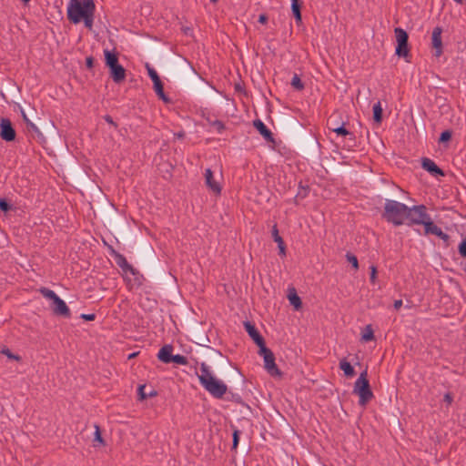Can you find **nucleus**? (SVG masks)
<instances>
[{
  "label": "nucleus",
  "instance_id": "e433bc0d",
  "mask_svg": "<svg viewBox=\"0 0 466 466\" xmlns=\"http://www.w3.org/2000/svg\"><path fill=\"white\" fill-rule=\"evenodd\" d=\"M459 252L461 257L466 258V239L462 240L459 245Z\"/></svg>",
  "mask_w": 466,
  "mask_h": 466
},
{
  "label": "nucleus",
  "instance_id": "f257e3e1",
  "mask_svg": "<svg viewBox=\"0 0 466 466\" xmlns=\"http://www.w3.org/2000/svg\"><path fill=\"white\" fill-rule=\"evenodd\" d=\"M96 5L93 0H69L66 15L73 24L84 22L85 26L92 29Z\"/></svg>",
  "mask_w": 466,
  "mask_h": 466
},
{
  "label": "nucleus",
  "instance_id": "a18cd8bd",
  "mask_svg": "<svg viewBox=\"0 0 466 466\" xmlns=\"http://www.w3.org/2000/svg\"><path fill=\"white\" fill-rule=\"evenodd\" d=\"M444 400L448 403V404H451L452 402V397L450 393H446L444 395Z\"/></svg>",
  "mask_w": 466,
  "mask_h": 466
},
{
  "label": "nucleus",
  "instance_id": "f03ea898",
  "mask_svg": "<svg viewBox=\"0 0 466 466\" xmlns=\"http://www.w3.org/2000/svg\"><path fill=\"white\" fill-rule=\"evenodd\" d=\"M198 377L203 388L213 397L219 399L227 392V385L214 376L205 362L201 363L200 373H198Z\"/></svg>",
  "mask_w": 466,
  "mask_h": 466
},
{
  "label": "nucleus",
  "instance_id": "412c9836",
  "mask_svg": "<svg viewBox=\"0 0 466 466\" xmlns=\"http://www.w3.org/2000/svg\"><path fill=\"white\" fill-rule=\"evenodd\" d=\"M105 59H106V65L108 67L114 66L115 65L118 64V58L116 55L109 50H105Z\"/></svg>",
  "mask_w": 466,
  "mask_h": 466
},
{
  "label": "nucleus",
  "instance_id": "cd10ccee",
  "mask_svg": "<svg viewBox=\"0 0 466 466\" xmlns=\"http://www.w3.org/2000/svg\"><path fill=\"white\" fill-rule=\"evenodd\" d=\"M291 86L296 90H302L304 88V84L302 83L301 79L299 78V75L294 74L292 79H291Z\"/></svg>",
  "mask_w": 466,
  "mask_h": 466
},
{
  "label": "nucleus",
  "instance_id": "ddd939ff",
  "mask_svg": "<svg viewBox=\"0 0 466 466\" xmlns=\"http://www.w3.org/2000/svg\"><path fill=\"white\" fill-rule=\"evenodd\" d=\"M244 327H245L247 332L248 333V335L250 336V338L255 341V343L258 347L265 345L263 338L261 337V335L259 334V332L257 330V329L255 328V326L253 324L247 321L244 323Z\"/></svg>",
  "mask_w": 466,
  "mask_h": 466
},
{
  "label": "nucleus",
  "instance_id": "2f4dec72",
  "mask_svg": "<svg viewBox=\"0 0 466 466\" xmlns=\"http://www.w3.org/2000/svg\"><path fill=\"white\" fill-rule=\"evenodd\" d=\"M1 352L10 360H14L16 361H19L21 360L20 356L13 354L7 348L3 349Z\"/></svg>",
  "mask_w": 466,
  "mask_h": 466
},
{
  "label": "nucleus",
  "instance_id": "9d476101",
  "mask_svg": "<svg viewBox=\"0 0 466 466\" xmlns=\"http://www.w3.org/2000/svg\"><path fill=\"white\" fill-rule=\"evenodd\" d=\"M0 137L3 140L10 142L15 138V131L8 118H2L0 122Z\"/></svg>",
  "mask_w": 466,
  "mask_h": 466
},
{
  "label": "nucleus",
  "instance_id": "2eb2a0df",
  "mask_svg": "<svg viewBox=\"0 0 466 466\" xmlns=\"http://www.w3.org/2000/svg\"><path fill=\"white\" fill-rule=\"evenodd\" d=\"M422 167L433 176H443V171L430 158H423L421 162Z\"/></svg>",
  "mask_w": 466,
  "mask_h": 466
},
{
  "label": "nucleus",
  "instance_id": "aec40b11",
  "mask_svg": "<svg viewBox=\"0 0 466 466\" xmlns=\"http://www.w3.org/2000/svg\"><path fill=\"white\" fill-rule=\"evenodd\" d=\"M339 369L343 370L346 377L351 378L355 375L354 368L345 359L339 361Z\"/></svg>",
  "mask_w": 466,
  "mask_h": 466
},
{
  "label": "nucleus",
  "instance_id": "b1692460",
  "mask_svg": "<svg viewBox=\"0 0 466 466\" xmlns=\"http://www.w3.org/2000/svg\"><path fill=\"white\" fill-rule=\"evenodd\" d=\"M153 84H154V90L157 93V95L159 96V98L165 102H168L169 99L167 97V96L164 93L163 84H162L161 80L156 81Z\"/></svg>",
  "mask_w": 466,
  "mask_h": 466
},
{
  "label": "nucleus",
  "instance_id": "864d4df0",
  "mask_svg": "<svg viewBox=\"0 0 466 466\" xmlns=\"http://www.w3.org/2000/svg\"><path fill=\"white\" fill-rule=\"evenodd\" d=\"M22 1L25 2V3H27L29 0H22Z\"/></svg>",
  "mask_w": 466,
  "mask_h": 466
},
{
  "label": "nucleus",
  "instance_id": "6e6552de",
  "mask_svg": "<svg viewBox=\"0 0 466 466\" xmlns=\"http://www.w3.org/2000/svg\"><path fill=\"white\" fill-rule=\"evenodd\" d=\"M394 34L397 42V46L395 50L396 55L400 57H407L410 53V49L408 47L407 32L400 27H396L394 29Z\"/></svg>",
  "mask_w": 466,
  "mask_h": 466
},
{
  "label": "nucleus",
  "instance_id": "4468645a",
  "mask_svg": "<svg viewBox=\"0 0 466 466\" xmlns=\"http://www.w3.org/2000/svg\"><path fill=\"white\" fill-rule=\"evenodd\" d=\"M253 126L268 142L274 141L271 131L266 127V125L260 119L254 120Z\"/></svg>",
  "mask_w": 466,
  "mask_h": 466
},
{
  "label": "nucleus",
  "instance_id": "09e8293b",
  "mask_svg": "<svg viewBox=\"0 0 466 466\" xmlns=\"http://www.w3.org/2000/svg\"><path fill=\"white\" fill-rule=\"evenodd\" d=\"M22 113V116H23V119L24 121L27 124V123H30V120L28 119L27 116L25 115V113L24 112V110L21 111Z\"/></svg>",
  "mask_w": 466,
  "mask_h": 466
},
{
  "label": "nucleus",
  "instance_id": "5701e85b",
  "mask_svg": "<svg viewBox=\"0 0 466 466\" xmlns=\"http://www.w3.org/2000/svg\"><path fill=\"white\" fill-rule=\"evenodd\" d=\"M329 129H330L332 132L336 133L338 136H342V137H347V136H349V137H350V138H351V139H353V138H354L353 134H352V133H350L348 129H346V128L344 127V124H342V125H341V126H339V127H334V126H331V125H330V126H329Z\"/></svg>",
  "mask_w": 466,
  "mask_h": 466
},
{
  "label": "nucleus",
  "instance_id": "1a4fd4ad",
  "mask_svg": "<svg viewBox=\"0 0 466 466\" xmlns=\"http://www.w3.org/2000/svg\"><path fill=\"white\" fill-rule=\"evenodd\" d=\"M205 184L208 190L214 195L218 196L221 193L222 187L219 179L215 177L213 171L210 168H206L204 171Z\"/></svg>",
  "mask_w": 466,
  "mask_h": 466
},
{
  "label": "nucleus",
  "instance_id": "c03bdc74",
  "mask_svg": "<svg viewBox=\"0 0 466 466\" xmlns=\"http://www.w3.org/2000/svg\"><path fill=\"white\" fill-rule=\"evenodd\" d=\"M393 306H394L395 309H397V310L400 309V307L402 306V300L401 299L395 300Z\"/></svg>",
  "mask_w": 466,
  "mask_h": 466
},
{
  "label": "nucleus",
  "instance_id": "9b49d317",
  "mask_svg": "<svg viewBox=\"0 0 466 466\" xmlns=\"http://www.w3.org/2000/svg\"><path fill=\"white\" fill-rule=\"evenodd\" d=\"M422 225L424 226V231L426 235L432 234L444 241L449 240L448 234L444 233L441 228L435 225L431 217Z\"/></svg>",
  "mask_w": 466,
  "mask_h": 466
},
{
  "label": "nucleus",
  "instance_id": "de8ad7c7",
  "mask_svg": "<svg viewBox=\"0 0 466 466\" xmlns=\"http://www.w3.org/2000/svg\"><path fill=\"white\" fill-rule=\"evenodd\" d=\"M86 62L87 67L90 68L93 66V58L92 57H87Z\"/></svg>",
  "mask_w": 466,
  "mask_h": 466
},
{
  "label": "nucleus",
  "instance_id": "f3484780",
  "mask_svg": "<svg viewBox=\"0 0 466 466\" xmlns=\"http://www.w3.org/2000/svg\"><path fill=\"white\" fill-rule=\"evenodd\" d=\"M172 350L173 347L171 345L163 346L157 353L158 360L164 363H170L173 357Z\"/></svg>",
  "mask_w": 466,
  "mask_h": 466
},
{
  "label": "nucleus",
  "instance_id": "a19ab883",
  "mask_svg": "<svg viewBox=\"0 0 466 466\" xmlns=\"http://www.w3.org/2000/svg\"><path fill=\"white\" fill-rule=\"evenodd\" d=\"M104 119H105L108 124H110V125H112L113 127H116V124L114 122L113 118H112L110 116H108V115L105 116H104Z\"/></svg>",
  "mask_w": 466,
  "mask_h": 466
},
{
  "label": "nucleus",
  "instance_id": "473e14b6",
  "mask_svg": "<svg viewBox=\"0 0 466 466\" xmlns=\"http://www.w3.org/2000/svg\"><path fill=\"white\" fill-rule=\"evenodd\" d=\"M211 125L218 133H221L225 129V125L219 120L212 122Z\"/></svg>",
  "mask_w": 466,
  "mask_h": 466
},
{
  "label": "nucleus",
  "instance_id": "423d86ee",
  "mask_svg": "<svg viewBox=\"0 0 466 466\" xmlns=\"http://www.w3.org/2000/svg\"><path fill=\"white\" fill-rule=\"evenodd\" d=\"M406 225H422L431 216L427 213V208L424 205L409 207L407 212Z\"/></svg>",
  "mask_w": 466,
  "mask_h": 466
},
{
  "label": "nucleus",
  "instance_id": "39448f33",
  "mask_svg": "<svg viewBox=\"0 0 466 466\" xmlns=\"http://www.w3.org/2000/svg\"><path fill=\"white\" fill-rule=\"evenodd\" d=\"M40 293L47 299L52 301L51 307L53 309V312L56 315L63 316V317H69L70 316V310L66 302L60 299L55 291L47 289V288H41L39 289Z\"/></svg>",
  "mask_w": 466,
  "mask_h": 466
},
{
  "label": "nucleus",
  "instance_id": "7ed1b4c3",
  "mask_svg": "<svg viewBox=\"0 0 466 466\" xmlns=\"http://www.w3.org/2000/svg\"><path fill=\"white\" fill-rule=\"evenodd\" d=\"M409 207L392 199H386L382 217L394 226H401L406 223Z\"/></svg>",
  "mask_w": 466,
  "mask_h": 466
},
{
  "label": "nucleus",
  "instance_id": "c85d7f7f",
  "mask_svg": "<svg viewBox=\"0 0 466 466\" xmlns=\"http://www.w3.org/2000/svg\"><path fill=\"white\" fill-rule=\"evenodd\" d=\"M171 362L179 364V365H187V359L183 355H173L171 359Z\"/></svg>",
  "mask_w": 466,
  "mask_h": 466
},
{
  "label": "nucleus",
  "instance_id": "72a5a7b5",
  "mask_svg": "<svg viewBox=\"0 0 466 466\" xmlns=\"http://www.w3.org/2000/svg\"><path fill=\"white\" fill-rule=\"evenodd\" d=\"M451 138V132L449 130H445L441 134L440 142H446Z\"/></svg>",
  "mask_w": 466,
  "mask_h": 466
},
{
  "label": "nucleus",
  "instance_id": "8fccbe9b",
  "mask_svg": "<svg viewBox=\"0 0 466 466\" xmlns=\"http://www.w3.org/2000/svg\"><path fill=\"white\" fill-rule=\"evenodd\" d=\"M156 394H157V392L153 390V391L147 393V397H152V396H155Z\"/></svg>",
  "mask_w": 466,
  "mask_h": 466
},
{
  "label": "nucleus",
  "instance_id": "c756f323",
  "mask_svg": "<svg viewBox=\"0 0 466 466\" xmlns=\"http://www.w3.org/2000/svg\"><path fill=\"white\" fill-rule=\"evenodd\" d=\"M146 66L147 69L148 76L151 78V80L153 81V83L156 81H159L160 78H159V76L157 75V71L153 67H151L148 64H147Z\"/></svg>",
  "mask_w": 466,
  "mask_h": 466
},
{
  "label": "nucleus",
  "instance_id": "20e7f679",
  "mask_svg": "<svg viewBox=\"0 0 466 466\" xmlns=\"http://www.w3.org/2000/svg\"><path fill=\"white\" fill-rule=\"evenodd\" d=\"M353 393L359 396V404L363 407L366 406V404L373 398V393L370 390V383L367 379L366 370L361 372L360 377L355 381Z\"/></svg>",
  "mask_w": 466,
  "mask_h": 466
},
{
  "label": "nucleus",
  "instance_id": "a211bd4d",
  "mask_svg": "<svg viewBox=\"0 0 466 466\" xmlns=\"http://www.w3.org/2000/svg\"><path fill=\"white\" fill-rule=\"evenodd\" d=\"M116 264L124 272H130L133 275L137 274V270L127 262L123 255H116Z\"/></svg>",
  "mask_w": 466,
  "mask_h": 466
},
{
  "label": "nucleus",
  "instance_id": "bb28decb",
  "mask_svg": "<svg viewBox=\"0 0 466 466\" xmlns=\"http://www.w3.org/2000/svg\"><path fill=\"white\" fill-rule=\"evenodd\" d=\"M361 339L364 341H370L374 339L373 329L370 325H368L361 334Z\"/></svg>",
  "mask_w": 466,
  "mask_h": 466
},
{
  "label": "nucleus",
  "instance_id": "5fc2aeb1",
  "mask_svg": "<svg viewBox=\"0 0 466 466\" xmlns=\"http://www.w3.org/2000/svg\"><path fill=\"white\" fill-rule=\"evenodd\" d=\"M211 2L216 3V2H217V0H211Z\"/></svg>",
  "mask_w": 466,
  "mask_h": 466
},
{
  "label": "nucleus",
  "instance_id": "79ce46f5",
  "mask_svg": "<svg viewBox=\"0 0 466 466\" xmlns=\"http://www.w3.org/2000/svg\"><path fill=\"white\" fill-rule=\"evenodd\" d=\"M238 443V431H236L233 434V447L236 448Z\"/></svg>",
  "mask_w": 466,
  "mask_h": 466
},
{
  "label": "nucleus",
  "instance_id": "393cba45",
  "mask_svg": "<svg viewBox=\"0 0 466 466\" xmlns=\"http://www.w3.org/2000/svg\"><path fill=\"white\" fill-rule=\"evenodd\" d=\"M373 118L377 123H380L382 119V107L380 102L373 105Z\"/></svg>",
  "mask_w": 466,
  "mask_h": 466
},
{
  "label": "nucleus",
  "instance_id": "3c124183",
  "mask_svg": "<svg viewBox=\"0 0 466 466\" xmlns=\"http://www.w3.org/2000/svg\"><path fill=\"white\" fill-rule=\"evenodd\" d=\"M136 355H137V353H132V354H130V355L128 356V359H132V358H134Z\"/></svg>",
  "mask_w": 466,
  "mask_h": 466
},
{
  "label": "nucleus",
  "instance_id": "c9c22d12",
  "mask_svg": "<svg viewBox=\"0 0 466 466\" xmlns=\"http://www.w3.org/2000/svg\"><path fill=\"white\" fill-rule=\"evenodd\" d=\"M370 268V282L374 284L377 279V268L375 266H371Z\"/></svg>",
  "mask_w": 466,
  "mask_h": 466
},
{
  "label": "nucleus",
  "instance_id": "0eeeda50",
  "mask_svg": "<svg viewBox=\"0 0 466 466\" xmlns=\"http://www.w3.org/2000/svg\"><path fill=\"white\" fill-rule=\"evenodd\" d=\"M259 355L263 357L264 368L272 377H281L282 373L275 363V356L273 352L263 345L259 347Z\"/></svg>",
  "mask_w": 466,
  "mask_h": 466
},
{
  "label": "nucleus",
  "instance_id": "37998d69",
  "mask_svg": "<svg viewBox=\"0 0 466 466\" xmlns=\"http://www.w3.org/2000/svg\"><path fill=\"white\" fill-rule=\"evenodd\" d=\"M268 21V16L265 15V14H261L259 16H258V22L261 23V24H266Z\"/></svg>",
  "mask_w": 466,
  "mask_h": 466
},
{
  "label": "nucleus",
  "instance_id": "f8f14e48",
  "mask_svg": "<svg viewBox=\"0 0 466 466\" xmlns=\"http://www.w3.org/2000/svg\"><path fill=\"white\" fill-rule=\"evenodd\" d=\"M442 29L440 26H436L431 35V45L434 48L435 56L439 57L442 54V41H441Z\"/></svg>",
  "mask_w": 466,
  "mask_h": 466
},
{
  "label": "nucleus",
  "instance_id": "603ef678",
  "mask_svg": "<svg viewBox=\"0 0 466 466\" xmlns=\"http://www.w3.org/2000/svg\"><path fill=\"white\" fill-rule=\"evenodd\" d=\"M456 3L461 4L463 0H454Z\"/></svg>",
  "mask_w": 466,
  "mask_h": 466
},
{
  "label": "nucleus",
  "instance_id": "58836bf2",
  "mask_svg": "<svg viewBox=\"0 0 466 466\" xmlns=\"http://www.w3.org/2000/svg\"><path fill=\"white\" fill-rule=\"evenodd\" d=\"M9 208V204L5 199H0V209L3 211H7Z\"/></svg>",
  "mask_w": 466,
  "mask_h": 466
},
{
  "label": "nucleus",
  "instance_id": "49530a36",
  "mask_svg": "<svg viewBox=\"0 0 466 466\" xmlns=\"http://www.w3.org/2000/svg\"><path fill=\"white\" fill-rule=\"evenodd\" d=\"M27 127H28L30 129H32V130L38 131L37 127H36L34 123H32L31 121H30V123H27Z\"/></svg>",
  "mask_w": 466,
  "mask_h": 466
},
{
  "label": "nucleus",
  "instance_id": "a878e982",
  "mask_svg": "<svg viewBox=\"0 0 466 466\" xmlns=\"http://www.w3.org/2000/svg\"><path fill=\"white\" fill-rule=\"evenodd\" d=\"M291 9H292V13L296 18V21L301 22V13H300V7L299 5V0H291Z\"/></svg>",
  "mask_w": 466,
  "mask_h": 466
},
{
  "label": "nucleus",
  "instance_id": "7c9ffc66",
  "mask_svg": "<svg viewBox=\"0 0 466 466\" xmlns=\"http://www.w3.org/2000/svg\"><path fill=\"white\" fill-rule=\"evenodd\" d=\"M346 258L347 260L352 265V267L355 268V269H358L359 268V262H358V258L355 255L351 254V253H347L346 254Z\"/></svg>",
  "mask_w": 466,
  "mask_h": 466
},
{
  "label": "nucleus",
  "instance_id": "dca6fc26",
  "mask_svg": "<svg viewBox=\"0 0 466 466\" xmlns=\"http://www.w3.org/2000/svg\"><path fill=\"white\" fill-rule=\"evenodd\" d=\"M109 69L114 82L120 83L126 78V70L121 65L116 64L114 66L109 67Z\"/></svg>",
  "mask_w": 466,
  "mask_h": 466
},
{
  "label": "nucleus",
  "instance_id": "4be33fe9",
  "mask_svg": "<svg viewBox=\"0 0 466 466\" xmlns=\"http://www.w3.org/2000/svg\"><path fill=\"white\" fill-rule=\"evenodd\" d=\"M289 300L290 304L294 307L295 309H299L301 308V299L296 293L295 289H292L288 295Z\"/></svg>",
  "mask_w": 466,
  "mask_h": 466
},
{
  "label": "nucleus",
  "instance_id": "4c0bfd02",
  "mask_svg": "<svg viewBox=\"0 0 466 466\" xmlns=\"http://www.w3.org/2000/svg\"><path fill=\"white\" fill-rule=\"evenodd\" d=\"M145 385H140L138 388V395L141 400H146L147 398V393L145 392Z\"/></svg>",
  "mask_w": 466,
  "mask_h": 466
},
{
  "label": "nucleus",
  "instance_id": "ea45409f",
  "mask_svg": "<svg viewBox=\"0 0 466 466\" xmlns=\"http://www.w3.org/2000/svg\"><path fill=\"white\" fill-rule=\"evenodd\" d=\"M81 319L90 321V320H94L96 319V315L95 314H82Z\"/></svg>",
  "mask_w": 466,
  "mask_h": 466
},
{
  "label": "nucleus",
  "instance_id": "6ab92c4d",
  "mask_svg": "<svg viewBox=\"0 0 466 466\" xmlns=\"http://www.w3.org/2000/svg\"><path fill=\"white\" fill-rule=\"evenodd\" d=\"M272 236H273V238L275 240V242L278 243V248H279V254L281 256H286V247H285V244H284V241L282 239V238L279 236V230L277 228V226H274L273 228H272Z\"/></svg>",
  "mask_w": 466,
  "mask_h": 466
},
{
  "label": "nucleus",
  "instance_id": "f704fd0d",
  "mask_svg": "<svg viewBox=\"0 0 466 466\" xmlns=\"http://www.w3.org/2000/svg\"><path fill=\"white\" fill-rule=\"evenodd\" d=\"M95 438H94V441H97L99 443H103V438L101 436V432H100V429H99V426L98 425H95Z\"/></svg>",
  "mask_w": 466,
  "mask_h": 466
}]
</instances>
